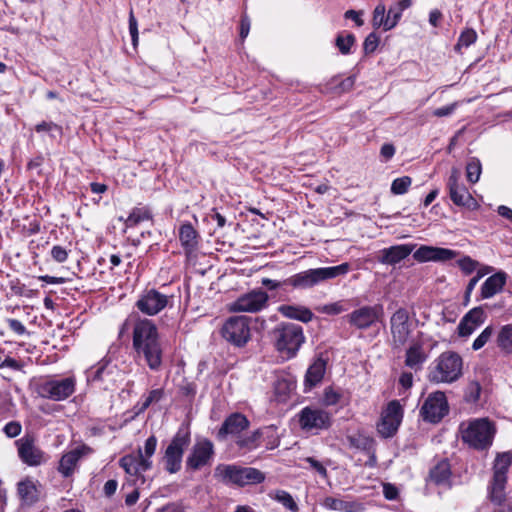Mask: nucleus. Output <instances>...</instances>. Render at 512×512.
I'll return each instance as SVG.
<instances>
[{"label": "nucleus", "mask_w": 512, "mask_h": 512, "mask_svg": "<svg viewBox=\"0 0 512 512\" xmlns=\"http://www.w3.org/2000/svg\"><path fill=\"white\" fill-rule=\"evenodd\" d=\"M480 279H481V275H475L468 282V285L465 290V303H468L470 296H471L474 288L476 287L477 283L480 281Z\"/></svg>", "instance_id": "nucleus-60"}, {"label": "nucleus", "mask_w": 512, "mask_h": 512, "mask_svg": "<svg viewBox=\"0 0 512 512\" xmlns=\"http://www.w3.org/2000/svg\"><path fill=\"white\" fill-rule=\"evenodd\" d=\"M118 483L116 480H108L103 487L104 494L108 497L112 496L117 489Z\"/></svg>", "instance_id": "nucleus-62"}, {"label": "nucleus", "mask_w": 512, "mask_h": 512, "mask_svg": "<svg viewBox=\"0 0 512 512\" xmlns=\"http://www.w3.org/2000/svg\"><path fill=\"white\" fill-rule=\"evenodd\" d=\"M485 312L481 307L471 309L460 320L457 330L460 337L470 336L485 321Z\"/></svg>", "instance_id": "nucleus-23"}, {"label": "nucleus", "mask_w": 512, "mask_h": 512, "mask_svg": "<svg viewBox=\"0 0 512 512\" xmlns=\"http://www.w3.org/2000/svg\"><path fill=\"white\" fill-rule=\"evenodd\" d=\"M411 183L412 179L409 176L396 178L391 184V192L395 195L405 194Z\"/></svg>", "instance_id": "nucleus-43"}, {"label": "nucleus", "mask_w": 512, "mask_h": 512, "mask_svg": "<svg viewBox=\"0 0 512 512\" xmlns=\"http://www.w3.org/2000/svg\"><path fill=\"white\" fill-rule=\"evenodd\" d=\"M279 312L287 318L304 323L310 322L314 316L312 311L304 306L282 305L279 307Z\"/></svg>", "instance_id": "nucleus-28"}, {"label": "nucleus", "mask_w": 512, "mask_h": 512, "mask_svg": "<svg viewBox=\"0 0 512 512\" xmlns=\"http://www.w3.org/2000/svg\"><path fill=\"white\" fill-rule=\"evenodd\" d=\"M411 323L409 321L408 311L399 308L390 319V329L392 334V342L395 347L405 345L412 332Z\"/></svg>", "instance_id": "nucleus-16"}, {"label": "nucleus", "mask_w": 512, "mask_h": 512, "mask_svg": "<svg viewBox=\"0 0 512 512\" xmlns=\"http://www.w3.org/2000/svg\"><path fill=\"white\" fill-rule=\"evenodd\" d=\"M21 430H22L21 424L16 421H11V422L7 423L4 427L5 434L10 438H14V437L18 436L21 433Z\"/></svg>", "instance_id": "nucleus-52"}, {"label": "nucleus", "mask_w": 512, "mask_h": 512, "mask_svg": "<svg viewBox=\"0 0 512 512\" xmlns=\"http://www.w3.org/2000/svg\"><path fill=\"white\" fill-rule=\"evenodd\" d=\"M305 461L307 463H309L310 467L312 469H314L318 474H320L322 477L326 478L327 477V470L326 468L323 466V464L321 462H319L318 460H316L315 458L313 457H307L305 459Z\"/></svg>", "instance_id": "nucleus-55"}, {"label": "nucleus", "mask_w": 512, "mask_h": 512, "mask_svg": "<svg viewBox=\"0 0 512 512\" xmlns=\"http://www.w3.org/2000/svg\"><path fill=\"white\" fill-rule=\"evenodd\" d=\"M36 391L42 398L53 401H62L71 396L75 391V379L67 377L63 379H51L39 383Z\"/></svg>", "instance_id": "nucleus-10"}, {"label": "nucleus", "mask_w": 512, "mask_h": 512, "mask_svg": "<svg viewBox=\"0 0 512 512\" xmlns=\"http://www.w3.org/2000/svg\"><path fill=\"white\" fill-rule=\"evenodd\" d=\"M298 417L301 429L312 434L327 430L332 425V415L318 407H304Z\"/></svg>", "instance_id": "nucleus-9"}, {"label": "nucleus", "mask_w": 512, "mask_h": 512, "mask_svg": "<svg viewBox=\"0 0 512 512\" xmlns=\"http://www.w3.org/2000/svg\"><path fill=\"white\" fill-rule=\"evenodd\" d=\"M457 252L447 248H439L432 246H421L413 254L418 262L426 261H447L455 258Z\"/></svg>", "instance_id": "nucleus-22"}, {"label": "nucleus", "mask_w": 512, "mask_h": 512, "mask_svg": "<svg viewBox=\"0 0 512 512\" xmlns=\"http://www.w3.org/2000/svg\"><path fill=\"white\" fill-rule=\"evenodd\" d=\"M481 394V385L476 382H470L467 386L466 393H465V399L467 402H477L480 398Z\"/></svg>", "instance_id": "nucleus-47"}, {"label": "nucleus", "mask_w": 512, "mask_h": 512, "mask_svg": "<svg viewBox=\"0 0 512 512\" xmlns=\"http://www.w3.org/2000/svg\"><path fill=\"white\" fill-rule=\"evenodd\" d=\"M380 153L383 158H385L386 160H389L394 156L395 148L392 144L386 143L381 147Z\"/></svg>", "instance_id": "nucleus-64"}, {"label": "nucleus", "mask_w": 512, "mask_h": 512, "mask_svg": "<svg viewBox=\"0 0 512 512\" xmlns=\"http://www.w3.org/2000/svg\"><path fill=\"white\" fill-rule=\"evenodd\" d=\"M189 443L190 435L188 432L180 430L174 435L162 457L166 471L174 474L181 469L183 454Z\"/></svg>", "instance_id": "nucleus-8"}, {"label": "nucleus", "mask_w": 512, "mask_h": 512, "mask_svg": "<svg viewBox=\"0 0 512 512\" xmlns=\"http://www.w3.org/2000/svg\"><path fill=\"white\" fill-rule=\"evenodd\" d=\"M156 446L157 438L151 435L145 441L144 451L139 448L136 454H128L120 459V466L128 475L135 477V482L140 481L144 484L145 479L142 474L151 469V457L156 451Z\"/></svg>", "instance_id": "nucleus-4"}, {"label": "nucleus", "mask_w": 512, "mask_h": 512, "mask_svg": "<svg viewBox=\"0 0 512 512\" xmlns=\"http://www.w3.org/2000/svg\"><path fill=\"white\" fill-rule=\"evenodd\" d=\"M18 494L26 504H32L38 499V491L33 481L26 479L18 483Z\"/></svg>", "instance_id": "nucleus-33"}, {"label": "nucleus", "mask_w": 512, "mask_h": 512, "mask_svg": "<svg viewBox=\"0 0 512 512\" xmlns=\"http://www.w3.org/2000/svg\"><path fill=\"white\" fill-rule=\"evenodd\" d=\"M461 439L476 450H485L492 445L495 425L488 418H476L462 422L459 427Z\"/></svg>", "instance_id": "nucleus-3"}, {"label": "nucleus", "mask_w": 512, "mask_h": 512, "mask_svg": "<svg viewBox=\"0 0 512 512\" xmlns=\"http://www.w3.org/2000/svg\"><path fill=\"white\" fill-rule=\"evenodd\" d=\"M482 172L481 162L478 158H471L466 165V176L467 180L475 184L479 181Z\"/></svg>", "instance_id": "nucleus-37"}, {"label": "nucleus", "mask_w": 512, "mask_h": 512, "mask_svg": "<svg viewBox=\"0 0 512 512\" xmlns=\"http://www.w3.org/2000/svg\"><path fill=\"white\" fill-rule=\"evenodd\" d=\"M181 245L187 253H192L198 245V233L190 223L183 224L179 230Z\"/></svg>", "instance_id": "nucleus-29"}, {"label": "nucleus", "mask_w": 512, "mask_h": 512, "mask_svg": "<svg viewBox=\"0 0 512 512\" xmlns=\"http://www.w3.org/2000/svg\"><path fill=\"white\" fill-rule=\"evenodd\" d=\"M447 187L450 199L455 205L466 207L470 210H476L479 207L466 186L460 182V171L457 168H452L447 181Z\"/></svg>", "instance_id": "nucleus-13"}, {"label": "nucleus", "mask_w": 512, "mask_h": 512, "mask_svg": "<svg viewBox=\"0 0 512 512\" xmlns=\"http://www.w3.org/2000/svg\"><path fill=\"white\" fill-rule=\"evenodd\" d=\"M9 328L17 335H24L27 333L25 326L17 319H7Z\"/></svg>", "instance_id": "nucleus-56"}, {"label": "nucleus", "mask_w": 512, "mask_h": 512, "mask_svg": "<svg viewBox=\"0 0 512 512\" xmlns=\"http://www.w3.org/2000/svg\"><path fill=\"white\" fill-rule=\"evenodd\" d=\"M89 448L83 446L81 448L73 449L65 453L59 462L58 470L64 477H69L73 474L75 467L83 455L87 454Z\"/></svg>", "instance_id": "nucleus-26"}, {"label": "nucleus", "mask_w": 512, "mask_h": 512, "mask_svg": "<svg viewBox=\"0 0 512 512\" xmlns=\"http://www.w3.org/2000/svg\"><path fill=\"white\" fill-rule=\"evenodd\" d=\"M494 334V329L491 325L487 326L474 340L472 344L473 350L477 351L484 347Z\"/></svg>", "instance_id": "nucleus-46"}, {"label": "nucleus", "mask_w": 512, "mask_h": 512, "mask_svg": "<svg viewBox=\"0 0 512 512\" xmlns=\"http://www.w3.org/2000/svg\"><path fill=\"white\" fill-rule=\"evenodd\" d=\"M462 358L455 352H444L435 361L429 372L433 383H452L462 375Z\"/></svg>", "instance_id": "nucleus-6"}, {"label": "nucleus", "mask_w": 512, "mask_h": 512, "mask_svg": "<svg viewBox=\"0 0 512 512\" xmlns=\"http://www.w3.org/2000/svg\"><path fill=\"white\" fill-rule=\"evenodd\" d=\"M449 411L446 396L441 391L431 393L424 401L420 413L424 420L437 423Z\"/></svg>", "instance_id": "nucleus-15"}, {"label": "nucleus", "mask_w": 512, "mask_h": 512, "mask_svg": "<svg viewBox=\"0 0 512 512\" xmlns=\"http://www.w3.org/2000/svg\"><path fill=\"white\" fill-rule=\"evenodd\" d=\"M403 416L402 407L398 401L393 400L381 414L377 424V431L383 438L392 437L398 430Z\"/></svg>", "instance_id": "nucleus-14"}, {"label": "nucleus", "mask_w": 512, "mask_h": 512, "mask_svg": "<svg viewBox=\"0 0 512 512\" xmlns=\"http://www.w3.org/2000/svg\"><path fill=\"white\" fill-rule=\"evenodd\" d=\"M512 464V453L503 452L497 455L493 466V481L491 487L492 499L501 502L507 483V473Z\"/></svg>", "instance_id": "nucleus-12"}, {"label": "nucleus", "mask_w": 512, "mask_h": 512, "mask_svg": "<svg viewBox=\"0 0 512 512\" xmlns=\"http://www.w3.org/2000/svg\"><path fill=\"white\" fill-rule=\"evenodd\" d=\"M476 40H477V34H476L475 30L466 29L461 33V35L458 39V42L455 45V50L459 51L461 47H469L470 45L475 43Z\"/></svg>", "instance_id": "nucleus-44"}, {"label": "nucleus", "mask_w": 512, "mask_h": 512, "mask_svg": "<svg viewBox=\"0 0 512 512\" xmlns=\"http://www.w3.org/2000/svg\"><path fill=\"white\" fill-rule=\"evenodd\" d=\"M355 84V78L350 76L344 80H341L339 84L335 87L336 91L339 93H344L350 91Z\"/></svg>", "instance_id": "nucleus-57"}, {"label": "nucleus", "mask_w": 512, "mask_h": 512, "mask_svg": "<svg viewBox=\"0 0 512 512\" xmlns=\"http://www.w3.org/2000/svg\"><path fill=\"white\" fill-rule=\"evenodd\" d=\"M168 296L155 289L146 291L136 302V307L144 314L153 316L162 311L168 304Z\"/></svg>", "instance_id": "nucleus-19"}, {"label": "nucleus", "mask_w": 512, "mask_h": 512, "mask_svg": "<svg viewBox=\"0 0 512 512\" xmlns=\"http://www.w3.org/2000/svg\"><path fill=\"white\" fill-rule=\"evenodd\" d=\"M129 31L132 38V43L134 46L137 45L138 42V26H137V20L134 17L133 11H130L129 15Z\"/></svg>", "instance_id": "nucleus-53"}, {"label": "nucleus", "mask_w": 512, "mask_h": 512, "mask_svg": "<svg viewBox=\"0 0 512 512\" xmlns=\"http://www.w3.org/2000/svg\"><path fill=\"white\" fill-rule=\"evenodd\" d=\"M250 19L247 15H243L240 21V37L244 40L250 31Z\"/></svg>", "instance_id": "nucleus-59"}, {"label": "nucleus", "mask_w": 512, "mask_h": 512, "mask_svg": "<svg viewBox=\"0 0 512 512\" xmlns=\"http://www.w3.org/2000/svg\"><path fill=\"white\" fill-rule=\"evenodd\" d=\"M355 43V36L351 33L342 35L339 34L336 38V46L343 55L350 54L351 47Z\"/></svg>", "instance_id": "nucleus-40"}, {"label": "nucleus", "mask_w": 512, "mask_h": 512, "mask_svg": "<svg viewBox=\"0 0 512 512\" xmlns=\"http://www.w3.org/2000/svg\"><path fill=\"white\" fill-rule=\"evenodd\" d=\"M325 366V361L318 359L308 368L305 376V383L307 386L313 387L321 382L325 374Z\"/></svg>", "instance_id": "nucleus-32"}, {"label": "nucleus", "mask_w": 512, "mask_h": 512, "mask_svg": "<svg viewBox=\"0 0 512 512\" xmlns=\"http://www.w3.org/2000/svg\"><path fill=\"white\" fill-rule=\"evenodd\" d=\"M323 506L334 511L352 512L351 503L334 497H326L323 501Z\"/></svg>", "instance_id": "nucleus-38"}, {"label": "nucleus", "mask_w": 512, "mask_h": 512, "mask_svg": "<svg viewBox=\"0 0 512 512\" xmlns=\"http://www.w3.org/2000/svg\"><path fill=\"white\" fill-rule=\"evenodd\" d=\"M19 456L28 465H39L43 460V452L34 445L30 438L20 440Z\"/></svg>", "instance_id": "nucleus-27"}, {"label": "nucleus", "mask_w": 512, "mask_h": 512, "mask_svg": "<svg viewBox=\"0 0 512 512\" xmlns=\"http://www.w3.org/2000/svg\"><path fill=\"white\" fill-rule=\"evenodd\" d=\"M277 350L287 357H293L303 344V328L294 323H281L273 330Z\"/></svg>", "instance_id": "nucleus-7"}, {"label": "nucleus", "mask_w": 512, "mask_h": 512, "mask_svg": "<svg viewBox=\"0 0 512 512\" xmlns=\"http://www.w3.org/2000/svg\"><path fill=\"white\" fill-rule=\"evenodd\" d=\"M341 399V394L334 390L332 387H327L324 390L323 403L326 406L336 405Z\"/></svg>", "instance_id": "nucleus-48"}, {"label": "nucleus", "mask_w": 512, "mask_h": 512, "mask_svg": "<svg viewBox=\"0 0 512 512\" xmlns=\"http://www.w3.org/2000/svg\"><path fill=\"white\" fill-rule=\"evenodd\" d=\"M260 436L261 432L259 430H256L248 436L239 437L236 443L240 448L252 450L258 446Z\"/></svg>", "instance_id": "nucleus-41"}, {"label": "nucleus", "mask_w": 512, "mask_h": 512, "mask_svg": "<svg viewBox=\"0 0 512 512\" xmlns=\"http://www.w3.org/2000/svg\"><path fill=\"white\" fill-rule=\"evenodd\" d=\"M8 367L13 370H21L22 365L12 357H6L1 363L0 368Z\"/></svg>", "instance_id": "nucleus-61"}, {"label": "nucleus", "mask_w": 512, "mask_h": 512, "mask_svg": "<svg viewBox=\"0 0 512 512\" xmlns=\"http://www.w3.org/2000/svg\"><path fill=\"white\" fill-rule=\"evenodd\" d=\"M383 315V306H363L348 315V321L358 329H367Z\"/></svg>", "instance_id": "nucleus-18"}, {"label": "nucleus", "mask_w": 512, "mask_h": 512, "mask_svg": "<svg viewBox=\"0 0 512 512\" xmlns=\"http://www.w3.org/2000/svg\"><path fill=\"white\" fill-rule=\"evenodd\" d=\"M274 499L281 503L285 508L292 512H298L299 507L291 494L284 490H279L275 493Z\"/></svg>", "instance_id": "nucleus-39"}, {"label": "nucleus", "mask_w": 512, "mask_h": 512, "mask_svg": "<svg viewBox=\"0 0 512 512\" xmlns=\"http://www.w3.org/2000/svg\"><path fill=\"white\" fill-rule=\"evenodd\" d=\"M450 465L446 461H441L435 465L429 474L430 480L437 485L445 484L450 477Z\"/></svg>", "instance_id": "nucleus-34"}, {"label": "nucleus", "mask_w": 512, "mask_h": 512, "mask_svg": "<svg viewBox=\"0 0 512 512\" xmlns=\"http://www.w3.org/2000/svg\"><path fill=\"white\" fill-rule=\"evenodd\" d=\"M268 294L261 290H252L240 296L230 305V310L233 312H249L256 313L267 306Z\"/></svg>", "instance_id": "nucleus-17"}, {"label": "nucleus", "mask_w": 512, "mask_h": 512, "mask_svg": "<svg viewBox=\"0 0 512 512\" xmlns=\"http://www.w3.org/2000/svg\"><path fill=\"white\" fill-rule=\"evenodd\" d=\"M349 270V263H342L331 267L312 268L288 277L283 283L296 290H307L325 281L346 275Z\"/></svg>", "instance_id": "nucleus-2"}, {"label": "nucleus", "mask_w": 512, "mask_h": 512, "mask_svg": "<svg viewBox=\"0 0 512 512\" xmlns=\"http://www.w3.org/2000/svg\"><path fill=\"white\" fill-rule=\"evenodd\" d=\"M496 345L505 354H512V323L502 325L496 334Z\"/></svg>", "instance_id": "nucleus-30"}, {"label": "nucleus", "mask_w": 512, "mask_h": 512, "mask_svg": "<svg viewBox=\"0 0 512 512\" xmlns=\"http://www.w3.org/2000/svg\"><path fill=\"white\" fill-rule=\"evenodd\" d=\"M372 23L374 27H383L385 31L393 28V22H390V17L386 14V8L383 4H378L375 7Z\"/></svg>", "instance_id": "nucleus-35"}, {"label": "nucleus", "mask_w": 512, "mask_h": 512, "mask_svg": "<svg viewBox=\"0 0 512 512\" xmlns=\"http://www.w3.org/2000/svg\"><path fill=\"white\" fill-rule=\"evenodd\" d=\"M150 219V213L146 209L141 208H135L132 210V212L129 214L126 225L127 226H134L138 224L141 221Z\"/></svg>", "instance_id": "nucleus-45"}, {"label": "nucleus", "mask_w": 512, "mask_h": 512, "mask_svg": "<svg viewBox=\"0 0 512 512\" xmlns=\"http://www.w3.org/2000/svg\"><path fill=\"white\" fill-rule=\"evenodd\" d=\"M414 245L400 244L379 251L378 262L385 265H395L407 258L413 251Z\"/></svg>", "instance_id": "nucleus-24"}, {"label": "nucleus", "mask_w": 512, "mask_h": 512, "mask_svg": "<svg viewBox=\"0 0 512 512\" xmlns=\"http://www.w3.org/2000/svg\"><path fill=\"white\" fill-rule=\"evenodd\" d=\"M133 348L152 370L162 363V349L156 325L149 319H139L133 327Z\"/></svg>", "instance_id": "nucleus-1"}, {"label": "nucleus", "mask_w": 512, "mask_h": 512, "mask_svg": "<svg viewBox=\"0 0 512 512\" xmlns=\"http://www.w3.org/2000/svg\"><path fill=\"white\" fill-rule=\"evenodd\" d=\"M387 14L388 17H390V22H393V27H395L401 18L402 11H399V9H397V6H393L389 8Z\"/></svg>", "instance_id": "nucleus-63"}, {"label": "nucleus", "mask_w": 512, "mask_h": 512, "mask_svg": "<svg viewBox=\"0 0 512 512\" xmlns=\"http://www.w3.org/2000/svg\"><path fill=\"white\" fill-rule=\"evenodd\" d=\"M349 445L353 448L363 450V451H372L373 446H375V441L373 438L366 436L364 434H354L348 436Z\"/></svg>", "instance_id": "nucleus-36"}, {"label": "nucleus", "mask_w": 512, "mask_h": 512, "mask_svg": "<svg viewBox=\"0 0 512 512\" xmlns=\"http://www.w3.org/2000/svg\"><path fill=\"white\" fill-rule=\"evenodd\" d=\"M383 494L387 500H396L399 495L397 487L391 483L383 484Z\"/></svg>", "instance_id": "nucleus-54"}, {"label": "nucleus", "mask_w": 512, "mask_h": 512, "mask_svg": "<svg viewBox=\"0 0 512 512\" xmlns=\"http://www.w3.org/2000/svg\"><path fill=\"white\" fill-rule=\"evenodd\" d=\"M458 265L465 274H471L478 268L479 262L469 256H465L458 260Z\"/></svg>", "instance_id": "nucleus-49"}, {"label": "nucleus", "mask_w": 512, "mask_h": 512, "mask_svg": "<svg viewBox=\"0 0 512 512\" xmlns=\"http://www.w3.org/2000/svg\"><path fill=\"white\" fill-rule=\"evenodd\" d=\"M214 476L226 485L237 486L258 484L265 478L263 473L256 468L234 464H219L214 470Z\"/></svg>", "instance_id": "nucleus-5"}, {"label": "nucleus", "mask_w": 512, "mask_h": 512, "mask_svg": "<svg viewBox=\"0 0 512 512\" xmlns=\"http://www.w3.org/2000/svg\"><path fill=\"white\" fill-rule=\"evenodd\" d=\"M51 256L56 262L63 263L68 258V251L60 245H55L51 249Z\"/></svg>", "instance_id": "nucleus-51"}, {"label": "nucleus", "mask_w": 512, "mask_h": 512, "mask_svg": "<svg viewBox=\"0 0 512 512\" xmlns=\"http://www.w3.org/2000/svg\"><path fill=\"white\" fill-rule=\"evenodd\" d=\"M379 44V37L375 33H370L364 40L363 49L366 54L376 50Z\"/></svg>", "instance_id": "nucleus-50"}, {"label": "nucleus", "mask_w": 512, "mask_h": 512, "mask_svg": "<svg viewBox=\"0 0 512 512\" xmlns=\"http://www.w3.org/2000/svg\"><path fill=\"white\" fill-rule=\"evenodd\" d=\"M426 360V354L420 343L412 344L406 352L405 364L412 368H419Z\"/></svg>", "instance_id": "nucleus-31"}, {"label": "nucleus", "mask_w": 512, "mask_h": 512, "mask_svg": "<svg viewBox=\"0 0 512 512\" xmlns=\"http://www.w3.org/2000/svg\"><path fill=\"white\" fill-rule=\"evenodd\" d=\"M457 107V103H452L445 107L437 108L433 111V115L436 117H445L451 115Z\"/></svg>", "instance_id": "nucleus-58"}, {"label": "nucleus", "mask_w": 512, "mask_h": 512, "mask_svg": "<svg viewBox=\"0 0 512 512\" xmlns=\"http://www.w3.org/2000/svg\"><path fill=\"white\" fill-rule=\"evenodd\" d=\"M249 420L241 413H233L229 415L223 422L222 426L217 432L219 440L226 439L227 436L238 437L242 431L249 427Z\"/></svg>", "instance_id": "nucleus-21"}, {"label": "nucleus", "mask_w": 512, "mask_h": 512, "mask_svg": "<svg viewBox=\"0 0 512 512\" xmlns=\"http://www.w3.org/2000/svg\"><path fill=\"white\" fill-rule=\"evenodd\" d=\"M225 340L241 347L250 339L249 319L245 316L230 317L221 330Z\"/></svg>", "instance_id": "nucleus-11"}, {"label": "nucleus", "mask_w": 512, "mask_h": 512, "mask_svg": "<svg viewBox=\"0 0 512 512\" xmlns=\"http://www.w3.org/2000/svg\"><path fill=\"white\" fill-rule=\"evenodd\" d=\"M213 454V443L207 439L200 440L194 444L190 455L187 457V467L193 470H198L209 464Z\"/></svg>", "instance_id": "nucleus-20"}, {"label": "nucleus", "mask_w": 512, "mask_h": 512, "mask_svg": "<svg viewBox=\"0 0 512 512\" xmlns=\"http://www.w3.org/2000/svg\"><path fill=\"white\" fill-rule=\"evenodd\" d=\"M35 131L40 132H47L50 134L52 138H57L62 136V127L53 123V122H46L43 121L35 126Z\"/></svg>", "instance_id": "nucleus-42"}, {"label": "nucleus", "mask_w": 512, "mask_h": 512, "mask_svg": "<svg viewBox=\"0 0 512 512\" xmlns=\"http://www.w3.org/2000/svg\"><path fill=\"white\" fill-rule=\"evenodd\" d=\"M507 281V274L499 271L489 276L481 286L480 299H490L500 293Z\"/></svg>", "instance_id": "nucleus-25"}]
</instances>
